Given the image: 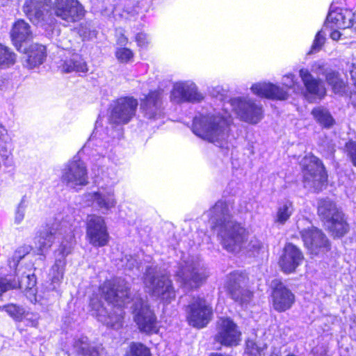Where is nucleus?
Segmentation results:
<instances>
[{
  "mask_svg": "<svg viewBox=\"0 0 356 356\" xmlns=\"http://www.w3.org/2000/svg\"><path fill=\"white\" fill-rule=\"evenodd\" d=\"M129 290V284L124 279L118 277L104 282L100 286L102 296L113 305V308L108 312L98 300L93 299L90 302L92 315L108 327L113 329L121 327L124 318L122 307L129 303L131 300Z\"/></svg>",
  "mask_w": 356,
  "mask_h": 356,
  "instance_id": "f257e3e1",
  "label": "nucleus"
},
{
  "mask_svg": "<svg viewBox=\"0 0 356 356\" xmlns=\"http://www.w3.org/2000/svg\"><path fill=\"white\" fill-rule=\"evenodd\" d=\"M233 203L219 200L208 211L213 226L217 229L218 236L223 248L236 253L243 249L248 242V232L240 223L233 220Z\"/></svg>",
  "mask_w": 356,
  "mask_h": 356,
  "instance_id": "f03ea898",
  "label": "nucleus"
},
{
  "mask_svg": "<svg viewBox=\"0 0 356 356\" xmlns=\"http://www.w3.org/2000/svg\"><path fill=\"white\" fill-rule=\"evenodd\" d=\"M50 8L51 0H29L23 7L29 19L41 26L52 22L49 15ZM52 10L56 17L67 23L78 22L85 15L83 6L77 0H55Z\"/></svg>",
  "mask_w": 356,
  "mask_h": 356,
  "instance_id": "7ed1b4c3",
  "label": "nucleus"
},
{
  "mask_svg": "<svg viewBox=\"0 0 356 356\" xmlns=\"http://www.w3.org/2000/svg\"><path fill=\"white\" fill-rule=\"evenodd\" d=\"M192 131L197 136L219 147H229V124L228 120L220 114L195 116Z\"/></svg>",
  "mask_w": 356,
  "mask_h": 356,
  "instance_id": "20e7f679",
  "label": "nucleus"
},
{
  "mask_svg": "<svg viewBox=\"0 0 356 356\" xmlns=\"http://www.w3.org/2000/svg\"><path fill=\"white\" fill-rule=\"evenodd\" d=\"M208 276V271L201 260L192 256L183 259L175 273L180 287L188 291L200 287Z\"/></svg>",
  "mask_w": 356,
  "mask_h": 356,
  "instance_id": "39448f33",
  "label": "nucleus"
},
{
  "mask_svg": "<svg viewBox=\"0 0 356 356\" xmlns=\"http://www.w3.org/2000/svg\"><path fill=\"white\" fill-rule=\"evenodd\" d=\"M144 284L149 294L165 302H170L175 298V291L172 280L169 275L158 266L147 268Z\"/></svg>",
  "mask_w": 356,
  "mask_h": 356,
  "instance_id": "423d86ee",
  "label": "nucleus"
},
{
  "mask_svg": "<svg viewBox=\"0 0 356 356\" xmlns=\"http://www.w3.org/2000/svg\"><path fill=\"white\" fill-rule=\"evenodd\" d=\"M297 228L310 254L323 255L330 250V242L325 234L321 229L314 227L308 219H299L297 221Z\"/></svg>",
  "mask_w": 356,
  "mask_h": 356,
  "instance_id": "0eeeda50",
  "label": "nucleus"
},
{
  "mask_svg": "<svg viewBox=\"0 0 356 356\" xmlns=\"http://www.w3.org/2000/svg\"><path fill=\"white\" fill-rule=\"evenodd\" d=\"M90 145L89 141L77 155L68 161L63 170L61 180L70 188L79 190L88 184L87 167L81 159V154L87 153Z\"/></svg>",
  "mask_w": 356,
  "mask_h": 356,
  "instance_id": "6e6552de",
  "label": "nucleus"
},
{
  "mask_svg": "<svg viewBox=\"0 0 356 356\" xmlns=\"http://www.w3.org/2000/svg\"><path fill=\"white\" fill-rule=\"evenodd\" d=\"M300 164L304 172L305 187L314 191L322 190L327 176L321 161L316 156L308 154L302 159Z\"/></svg>",
  "mask_w": 356,
  "mask_h": 356,
  "instance_id": "1a4fd4ad",
  "label": "nucleus"
},
{
  "mask_svg": "<svg viewBox=\"0 0 356 356\" xmlns=\"http://www.w3.org/2000/svg\"><path fill=\"white\" fill-rule=\"evenodd\" d=\"M248 282L245 273L235 271L229 274L225 284L231 298L241 305L248 304L252 298V293L248 289Z\"/></svg>",
  "mask_w": 356,
  "mask_h": 356,
  "instance_id": "9d476101",
  "label": "nucleus"
},
{
  "mask_svg": "<svg viewBox=\"0 0 356 356\" xmlns=\"http://www.w3.org/2000/svg\"><path fill=\"white\" fill-rule=\"evenodd\" d=\"M83 199L88 205L94 207L103 214L108 213L118 203L114 188L111 186H102L96 191L86 193Z\"/></svg>",
  "mask_w": 356,
  "mask_h": 356,
  "instance_id": "9b49d317",
  "label": "nucleus"
},
{
  "mask_svg": "<svg viewBox=\"0 0 356 356\" xmlns=\"http://www.w3.org/2000/svg\"><path fill=\"white\" fill-rule=\"evenodd\" d=\"M134 321L140 332L146 334H155L159 332L156 317L150 309L147 301L137 299L134 304Z\"/></svg>",
  "mask_w": 356,
  "mask_h": 356,
  "instance_id": "f8f14e48",
  "label": "nucleus"
},
{
  "mask_svg": "<svg viewBox=\"0 0 356 356\" xmlns=\"http://www.w3.org/2000/svg\"><path fill=\"white\" fill-rule=\"evenodd\" d=\"M186 317L189 324L193 327L202 328L210 321L212 308L210 304L203 298H193L187 306Z\"/></svg>",
  "mask_w": 356,
  "mask_h": 356,
  "instance_id": "ddd939ff",
  "label": "nucleus"
},
{
  "mask_svg": "<svg viewBox=\"0 0 356 356\" xmlns=\"http://www.w3.org/2000/svg\"><path fill=\"white\" fill-rule=\"evenodd\" d=\"M232 102L238 118L245 122L257 124L264 117L262 106L248 97L234 98Z\"/></svg>",
  "mask_w": 356,
  "mask_h": 356,
  "instance_id": "4468645a",
  "label": "nucleus"
},
{
  "mask_svg": "<svg viewBox=\"0 0 356 356\" xmlns=\"http://www.w3.org/2000/svg\"><path fill=\"white\" fill-rule=\"evenodd\" d=\"M86 236L89 243L95 247H103L109 241V234L102 216L91 214L87 218Z\"/></svg>",
  "mask_w": 356,
  "mask_h": 356,
  "instance_id": "2eb2a0df",
  "label": "nucleus"
},
{
  "mask_svg": "<svg viewBox=\"0 0 356 356\" xmlns=\"http://www.w3.org/2000/svg\"><path fill=\"white\" fill-rule=\"evenodd\" d=\"M138 101L133 97H121L111 106L110 121L113 124H127L135 115Z\"/></svg>",
  "mask_w": 356,
  "mask_h": 356,
  "instance_id": "dca6fc26",
  "label": "nucleus"
},
{
  "mask_svg": "<svg viewBox=\"0 0 356 356\" xmlns=\"http://www.w3.org/2000/svg\"><path fill=\"white\" fill-rule=\"evenodd\" d=\"M204 98L202 94L192 81H178L173 84L170 100L175 104L199 102Z\"/></svg>",
  "mask_w": 356,
  "mask_h": 356,
  "instance_id": "f3484780",
  "label": "nucleus"
},
{
  "mask_svg": "<svg viewBox=\"0 0 356 356\" xmlns=\"http://www.w3.org/2000/svg\"><path fill=\"white\" fill-rule=\"evenodd\" d=\"M65 232L66 236L56 251L57 257L54 265L51 269V281L53 283H59L62 280L66 264L65 257L71 253L74 245V236L71 229L67 233V232Z\"/></svg>",
  "mask_w": 356,
  "mask_h": 356,
  "instance_id": "a211bd4d",
  "label": "nucleus"
},
{
  "mask_svg": "<svg viewBox=\"0 0 356 356\" xmlns=\"http://www.w3.org/2000/svg\"><path fill=\"white\" fill-rule=\"evenodd\" d=\"M241 332L229 318H220L218 321L216 341L226 346H236L241 340Z\"/></svg>",
  "mask_w": 356,
  "mask_h": 356,
  "instance_id": "6ab92c4d",
  "label": "nucleus"
},
{
  "mask_svg": "<svg viewBox=\"0 0 356 356\" xmlns=\"http://www.w3.org/2000/svg\"><path fill=\"white\" fill-rule=\"evenodd\" d=\"M325 29L353 28L356 31V13L343 8H337L329 13L324 24Z\"/></svg>",
  "mask_w": 356,
  "mask_h": 356,
  "instance_id": "aec40b11",
  "label": "nucleus"
},
{
  "mask_svg": "<svg viewBox=\"0 0 356 356\" xmlns=\"http://www.w3.org/2000/svg\"><path fill=\"white\" fill-rule=\"evenodd\" d=\"M304 259L301 250L292 243H287L281 255L279 265L285 273H291L300 265Z\"/></svg>",
  "mask_w": 356,
  "mask_h": 356,
  "instance_id": "412c9836",
  "label": "nucleus"
},
{
  "mask_svg": "<svg viewBox=\"0 0 356 356\" xmlns=\"http://www.w3.org/2000/svg\"><path fill=\"white\" fill-rule=\"evenodd\" d=\"M271 298L273 308L277 312L290 309L295 302V295L281 282L275 286Z\"/></svg>",
  "mask_w": 356,
  "mask_h": 356,
  "instance_id": "4be33fe9",
  "label": "nucleus"
},
{
  "mask_svg": "<svg viewBox=\"0 0 356 356\" xmlns=\"http://www.w3.org/2000/svg\"><path fill=\"white\" fill-rule=\"evenodd\" d=\"M311 71L316 75H325L327 83L332 87L336 94L343 95L346 92L347 86L340 77L339 74L328 70L321 62H316L312 66Z\"/></svg>",
  "mask_w": 356,
  "mask_h": 356,
  "instance_id": "5701e85b",
  "label": "nucleus"
},
{
  "mask_svg": "<svg viewBox=\"0 0 356 356\" xmlns=\"http://www.w3.org/2000/svg\"><path fill=\"white\" fill-rule=\"evenodd\" d=\"M162 97L159 91H152L142 101L141 109L145 118L156 120L163 115Z\"/></svg>",
  "mask_w": 356,
  "mask_h": 356,
  "instance_id": "b1692460",
  "label": "nucleus"
},
{
  "mask_svg": "<svg viewBox=\"0 0 356 356\" xmlns=\"http://www.w3.org/2000/svg\"><path fill=\"white\" fill-rule=\"evenodd\" d=\"M253 94L260 97L276 100H285L289 94L286 90L271 83H257L252 86Z\"/></svg>",
  "mask_w": 356,
  "mask_h": 356,
  "instance_id": "393cba45",
  "label": "nucleus"
},
{
  "mask_svg": "<svg viewBox=\"0 0 356 356\" xmlns=\"http://www.w3.org/2000/svg\"><path fill=\"white\" fill-rule=\"evenodd\" d=\"M299 75L305 87L307 97L311 95L321 99L325 95L326 88L322 80L315 79L307 69H300Z\"/></svg>",
  "mask_w": 356,
  "mask_h": 356,
  "instance_id": "a878e982",
  "label": "nucleus"
},
{
  "mask_svg": "<svg viewBox=\"0 0 356 356\" xmlns=\"http://www.w3.org/2000/svg\"><path fill=\"white\" fill-rule=\"evenodd\" d=\"M58 225L53 224L47 225L40 230L34 238L35 248L38 249L40 254H42L47 252L52 245L56 235L58 234Z\"/></svg>",
  "mask_w": 356,
  "mask_h": 356,
  "instance_id": "bb28decb",
  "label": "nucleus"
},
{
  "mask_svg": "<svg viewBox=\"0 0 356 356\" xmlns=\"http://www.w3.org/2000/svg\"><path fill=\"white\" fill-rule=\"evenodd\" d=\"M25 54L24 65L33 69L43 63L46 58V48L41 44H33L26 50Z\"/></svg>",
  "mask_w": 356,
  "mask_h": 356,
  "instance_id": "cd10ccee",
  "label": "nucleus"
},
{
  "mask_svg": "<svg viewBox=\"0 0 356 356\" xmlns=\"http://www.w3.org/2000/svg\"><path fill=\"white\" fill-rule=\"evenodd\" d=\"M68 56L62 61L59 67L62 72L70 73L72 72H86L88 67L86 63L83 58L78 54L67 51Z\"/></svg>",
  "mask_w": 356,
  "mask_h": 356,
  "instance_id": "c85d7f7f",
  "label": "nucleus"
},
{
  "mask_svg": "<svg viewBox=\"0 0 356 356\" xmlns=\"http://www.w3.org/2000/svg\"><path fill=\"white\" fill-rule=\"evenodd\" d=\"M11 37L16 46L17 43H21L31 39L32 32L29 24L24 20L17 21L13 26Z\"/></svg>",
  "mask_w": 356,
  "mask_h": 356,
  "instance_id": "c756f323",
  "label": "nucleus"
},
{
  "mask_svg": "<svg viewBox=\"0 0 356 356\" xmlns=\"http://www.w3.org/2000/svg\"><path fill=\"white\" fill-rule=\"evenodd\" d=\"M311 114L315 122L322 128L330 129L335 124L334 117L325 107L316 106L312 109Z\"/></svg>",
  "mask_w": 356,
  "mask_h": 356,
  "instance_id": "7c9ffc66",
  "label": "nucleus"
},
{
  "mask_svg": "<svg viewBox=\"0 0 356 356\" xmlns=\"http://www.w3.org/2000/svg\"><path fill=\"white\" fill-rule=\"evenodd\" d=\"M340 213L341 212L338 210L336 204L330 200L324 199L319 200L318 213L325 225Z\"/></svg>",
  "mask_w": 356,
  "mask_h": 356,
  "instance_id": "2f4dec72",
  "label": "nucleus"
},
{
  "mask_svg": "<svg viewBox=\"0 0 356 356\" xmlns=\"http://www.w3.org/2000/svg\"><path fill=\"white\" fill-rule=\"evenodd\" d=\"M74 346L83 356H100L103 350L101 344L90 343L86 337H82L76 341Z\"/></svg>",
  "mask_w": 356,
  "mask_h": 356,
  "instance_id": "473e14b6",
  "label": "nucleus"
},
{
  "mask_svg": "<svg viewBox=\"0 0 356 356\" xmlns=\"http://www.w3.org/2000/svg\"><path fill=\"white\" fill-rule=\"evenodd\" d=\"M326 226L335 237H341L346 234L349 230V225L344 218L343 213L337 215L333 220L326 224Z\"/></svg>",
  "mask_w": 356,
  "mask_h": 356,
  "instance_id": "72a5a7b5",
  "label": "nucleus"
},
{
  "mask_svg": "<svg viewBox=\"0 0 356 356\" xmlns=\"http://www.w3.org/2000/svg\"><path fill=\"white\" fill-rule=\"evenodd\" d=\"M294 211L293 204L289 200L281 202L277 208L274 218V222L278 225H284L292 216Z\"/></svg>",
  "mask_w": 356,
  "mask_h": 356,
  "instance_id": "f704fd0d",
  "label": "nucleus"
},
{
  "mask_svg": "<svg viewBox=\"0 0 356 356\" xmlns=\"http://www.w3.org/2000/svg\"><path fill=\"white\" fill-rule=\"evenodd\" d=\"M12 140L5 127L0 125V156L3 159H8L12 155Z\"/></svg>",
  "mask_w": 356,
  "mask_h": 356,
  "instance_id": "c9c22d12",
  "label": "nucleus"
},
{
  "mask_svg": "<svg viewBox=\"0 0 356 356\" xmlns=\"http://www.w3.org/2000/svg\"><path fill=\"white\" fill-rule=\"evenodd\" d=\"M17 60V55L9 47L0 43V68L6 69L13 66Z\"/></svg>",
  "mask_w": 356,
  "mask_h": 356,
  "instance_id": "e433bc0d",
  "label": "nucleus"
},
{
  "mask_svg": "<svg viewBox=\"0 0 356 356\" xmlns=\"http://www.w3.org/2000/svg\"><path fill=\"white\" fill-rule=\"evenodd\" d=\"M17 287L24 290L27 296L35 297L36 289V278L34 274H27L25 277H22L21 280L17 282Z\"/></svg>",
  "mask_w": 356,
  "mask_h": 356,
  "instance_id": "4c0bfd02",
  "label": "nucleus"
},
{
  "mask_svg": "<svg viewBox=\"0 0 356 356\" xmlns=\"http://www.w3.org/2000/svg\"><path fill=\"white\" fill-rule=\"evenodd\" d=\"M32 250L31 246L28 245H24L19 247L14 252L12 258L9 260V266L11 268L15 270V274L17 275V266L19 262L22 259L26 254H28Z\"/></svg>",
  "mask_w": 356,
  "mask_h": 356,
  "instance_id": "58836bf2",
  "label": "nucleus"
},
{
  "mask_svg": "<svg viewBox=\"0 0 356 356\" xmlns=\"http://www.w3.org/2000/svg\"><path fill=\"white\" fill-rule=\"evenodd\" d=\"M2 309L17 321H22L25 314V310L22 307L15 304L4 305Z\"/></svg>",
  "mask_w": 356,
  "mask_h": 356,
  "instance_id": "ea45409f",
  "label": "nucleus"
},
{
  "mask_svg": "<svg viewBox=\"0 0 356 356\" xmlns=\"http://www.w3.org/2000/svg\"><path fill=\"white\" fill-rule=\"evenodd\" d=\"M327 29L325 25L316 34L309 51L310 54L318 52L323 47L326 40Z\"/></svg>",
  "mask_w": 356,
  "mask_h": 356,
  "instance_id": "a19ab883",
  "label": "nucleus"
},
{
  "mask_svg": "<svg viewBox=\"0 0 356 356\" xmlns=\"http://www.w3.org/2000/svg\"><path fill=\"white\" fill-rule=\"evenodd\" d=\"M148 348L141 343H131L130 345V356H150Z\"/></svg>",
  "mask_w": 356,
  "mask_h": 356,
  "instance_id": "79ce46f5",
  "label": "nucleus"
},
{
  "mask_svg": "<svg viewBox=\"0 0 356 356\" xmlns=\"http://www.w3.org/2000/svg\"><path fill=\"white\" fill-rule=\"evenodd\" d=\"M115 56L120 63H128L133 59L134 53L127 47H118L115 51Z\"/></svg>",
  "mask_w": 356,
  "mask_h": 356,
  "instance_id": "37998d69",
  "label": "nucleus"
},
{
  "mask_svg": "<svg viewBox=\"0 0 356 356\" xmlns=\"http://www.w3.org/2000/svg\"><path fill=\"white\" fill-rule=\"evenodd\" d=\"M26 207L27 205L26 204L25 198L23 197L18 204L15 213L14 222L16 225H19L23 221L25 216Z\"/></svg>",
  "mask_w": 356,
  "mask_h": 356,
  "instance_id": "c03bdc74",
  "label": "nucleus"
},
{
  "mask_svg": "<svg viewBox=\"0 0 356 356\" xmlns=\"http://www.w3.org/2000/svg\"><path fill=\"white\" fill-rule=\"evenodd\" d=\"M247 251L252 252L253 254H259L265 248L264 244L257 238L251 239L248 243L245 244V247Z\"/></svg>",
  "mask_w": 356,
  "mask_h": 356,
  "instance_id": "a18cd8bd",
  "label": "nucleus"
},
{
  "mask_svg": "<svg viewBox=\"0 0 356 356\" xmlns=\"http://www.w3.org/2000/svg\"><path fill=\"white\" fill-rule=\"evenodd\" d=\"M282 84L288 89H293L294 91L299 88V84L296 80L295 75L288 74L283 76Z\"/></svg>",
  "mask_w": 356,
  "mask_h": 356,
  "instance_id": "49530a36",
  "label": "nucleus"
},
{
  "mask_svg": "<svg viewBox=\"0 0 356 356\" xmlns=\"http://www.w3.org/2000/svg\"><path fill=\"white\" fill-rule=\"evenodd\" d=\"M17 287L16 282H12L5 277H0V296L6 291Z\"/></svg>",
  "mask_w": 356,
  "mask_h": 356,
  "instance_id": "de8ad7c7",
  "label": "nucleus"
},
{
  "mask_svg": "<svg viewBox=\"0 0 356 356\" xmlns=\"http://www.w3.org/2000/svg\"><path fill=\"white\" fill-rule=\"evenodd\" d=\"M348 156L353 165L356 167V142L350 140L346 144Z\"/></svg>",
  "mask_w": 356,
  "mask_h": 356,
  "instance_id": "09e8293b",
  "label": "nucleus"
},
{
  "mask_svg": "<svg viewBox=\"0 0 356 356\" xmlns=\"http://www.w3.org/2000/svg\"><path fill=\"white\" fill-rule=\"evenodd\" d=\"M23 318H24L27 325L37 327L38 325L40 315L37 313L25 312Z\"/></svg>",
  "mask_w": 356,
  "mask_h": 356,
  "instance_id": "8fccbe9b",
  "label": "nucleus"
},
{
  "mask_svg": "<svg viewBox=\"0 0 356 356\" xmlns=\"http://www.w3.org/2000/svg\"><path fill=\"white\" fill-rule=\"evenodd\" d=\"M136 41L140 47L145 48L150 42L149 37L144 33H139L136 36Z\"/></svg>",
  "mask_w": 356,
  "mask_h": 356,
  "instance_id": "3c124183",
  "label": "nucleus"
},
{
  "mask_svg": "<svg viewBox=\"0 0 356 356\" xmlns=\"http://www.w3.org/2000/svg\"><path fill=\"white\" fill-rule=\"evenodd\" d=\"M122 266L125 268L132 270L135 266H137L136 259L131 255H125L121 260Z\"/></svg>",
  "mask_w": 356,
  "mask_h": 356,
  "instance_id": "603ef678",
  "label": "nucleus"
},
{
  "mask_svg": "<svg viewBox=\"0 0 356 356\" xmlns=\"http://www.w3.org/2000/svg\"><path fill=\"white\" fill-rule=\"evenodd\" d=\"M79 33L84 39H90L96 35L95 30H90L86 25L81 26L79 29Z\"/></svg>",
  "mask_w": 356,
  "mask_h": 356,
  "instance_id": "864d4df0",
  "label": "nucleus"
},
{
  "mask_svg": "<svg viewBox=\"0 0 356 356\" xmlns=\"http://www.w3.org/2000/svg\"><path fill=\"white\" fill-rule=\"evenodd\" d=\"M247 352H248L250 355L254 356H261V349L258 348V346L252 341H248L247 342Z\"/></svg>",
  "mask_w": 356,
  "mask_h": 356,
  "instance_id": "5fc2aeb1",
  "label": "nucleus"
},
{
  "mask_svg": "<svg viewBox=\"0 0 356 356\" xmlns=\"http://www.w3.org/2000/svg\"><path fill=\"white\" fill-rule=\"evenodd\" d=\"M350 74L351 76V81H353V83L356 88V63H352L351 68L350 69Z\"/></svg>",
  "mask_w": 356,
  "mask_h": 356,
  "instance_id": "6e6d98bb",
  "label": "nucleus"
},
{
  "mask_svg": "<svg viewBox=\"0 0 356 356\" xmlns=\"http://www.w3.org/2000/svg\"><path fill=\"white\" fill-rule=\"evenodd\" d=\"M328 31H331L330 32V38L333 40H338L340 37H341V33L337 31L336 29H330V28H328L327 29V32Z\"/></svg>",
  "mask_w": 356,
  "mask_h": 356,
  "instance_id": "4d7b16f0",
  "label": "nucleus"
},
{
  "mask_svg": "<svg viewBox=\"0 0 356 356\" xmlns=\"http://www.w3.org/2000/svg\"><path fill=\"white\" fill-rule=\"evenodd\" d=\"M127 41H128V39L125 36L122 35L118 39V44L120 45H122V46L125 45L127 43Z\"/></svg>",
  "mask_w": 356,
  "mask_h": 356,
  "instance_id": "13d9d810",
  "label": "nucleus"
},
{
  "mask_svg": "<svg viewBox=\"0 0 356 356\" xmlns=\"http://www.w3.org/2000/svg\"><path fill=\"white\" fill-rule=\"evenodd\" d=\"M9 0H0V6H4L7 5Z\"/></svg>",
  "mask_w": 356,
  "mask_h": 356,
  "instance_id": "bf43d9fd",
  "label": "nucleus"
},
{
  "mask_svg": "<svg viewBox=\"0 0 356 356\" xmlns=\"http://www.w3.org/2000/svg\"><path fill=\"white\" fill-rule=\"evenodd\" d=\"M94 173H95V176H97V177H98V176H99V175H100V172H99V170H97V172H95Z\"/></svg>",
  "mask_w": 356,
  "mask_h": 356,
  "instance_id": "052dcab7",
  "label": "nucleus"
}]
</instances>
